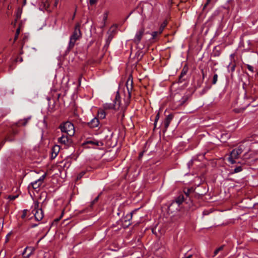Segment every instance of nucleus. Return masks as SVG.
<instances>
[{
    "label": "nucleus",
    "instance_id": "obj_16",
    "mask_svg": "<svg viewBox=\"0 0 258 258\" xmlns=\"http://www.w3.org/2000/svg\"><path fill=\"white\" fill-rule=\"evenodd\" d=\"M59 151V146H55L52 149V152L51 154V158L54 159L57 155Z\"/></svg>",
    "mask_w": 258,
    "mask_h": 258
},
{
    "label": "nucleus",
    "instance_id": "obj_4",
    "mask_svg": "<svg viewBox=\"0 0 258 258\" xmlns=\"http://www.w3.org/2000/svg\"><path fill=\"white\" fill-rule=\"evenodd\" d=\"M42 175L40 176H38V172H35V174H33V189H36L43 182L46 173L41 171Z\"/></svg>",
    "mask_w": 258,
    "mask_h": 258
},
{
    "label": "nucleus",
    "instance_id": "obj_14",
    "mask_svg": "<svg viewBox=\"0 0 258 258\" xmlns=\"http://www.w3.org/2000/svg\"><path fill=\"white\" fill-rule=\"evenodd\" d=\"M85 144H91L92 145H95L97 146H102L103 145V144L102 142L98 141L96 140H90L87 141L85 143Z\"/></svg>",
    "mask_w": 258,
    "mask_h": 258
},
{
    "label": "nucleus",
    "instance_id": "obj_27",
    "mask_svg": "<svg viewBox=\"0 0 258 258\" xmlns=\"http://www.w3.org/2000/svg\"><path fill=\"white\" fill-rule=\"evenodd\" d=\"M224 245H222V246H220L219 248H217V249L214 251V255H213V256H216V255L218 253V252H219L220 251H221L222 250H223V248H224Z\"/></svg>",
    "mask_w": 258,
    "mask_h": 258
},
{
    "label": "nucleus",
    "instance_id": "obj_57",
    "mask_svg": "<svg viewBox=\"0 0 258 258\" xmlns=\"http://www.w3.org/2000/svg\"><path fill=\"white\" fill-rule=\"evenodd\" d=\"M37 226V224H33V227H35V226Z\"/></svg>",
    "mask_w": 258,
    "mask_h": 258
},
{
    "label": "nucleus",
    "instance_id": "obj_50",
    "mask_svg": "<svg viewBox=\"0 0 258 258\" xmlns=\"http://www.w3.org/2000/svg\"><path fill=\"white\" fill-rule=\"evenodd\" d=\"M202 73L203 75V78L204 79L205 78V75L203 70H202Z\"/></svg>",
    "mask_w": 258,
    "mask_h": 258
},
{
    "label": "nucleus",
    "instance_id": "obj_25",
    "mask_svg": "<svg viewBox=\"0 0 258 258\" xmlns=\"http://www.w3.org/2000/svg\"><path fill=\"white\" fill-rule=\"evenodd\" d=\"M105 116H106L105 113L103 110H101L98 111V116L99 117H100V118L103 119L105 117Z\"/></svg>",
    "mask_w": 258,
    "mask_h": 258
},
{
    "label": "nucleus",
    "instance_id": "obj_49",
    "mask_svg": "<svg viewBox=\"0 0 258 258\" xmlns=\"http://www.w3.org/2000/svg\"><path fill=\"white\" fill-rule=\"evenodd\" d=\"M192 257V254H189L187 256H185V257L183 258H191Z\"/></svg>",
    "mask_w": 258,
    "mask_h": 258
},
{
    "label": "nucleus",
    "instance_id": "obj_38",
    "mask_svg": "<svg viewBox=\"0 0 258 258\" xmlns=\"http://www.w3.org/2000/svg\"><path fill=\"white\" fill-rule=\"evenodd\" d=\"M85 171H82L81 172L78 176H77V180H79L84 175V174H85Z\"/></svg>",
    "mask_w": 258,
    "mask_h": 258
},
{
    "label": "nucleus",
    "instance_id": "obj_24",
    "mask_svg": "<svg viewBox=\"0 0 258 258\" xmlns=\"http://www.w3.org/2000/svg\"><path fill=\"white\" fill-rule=\"evenodd\" d=\"M220 51L218 50H217V47H215L213 52V56L214 57H217L220 55Z\"/></svg>",
    "mask_w": 258,
    "mask_h": 258
},
{
    "label": "nucleus",
    "instance_id": "obj_11",
    "mask_svg": "<svg viewBox=\"0 0 258 258\" xmlns=\"http://www.w3.org/2000/svg\"><path fill=\"white\" fill-rule=\"evenodd\" d=\"M99 121L96 117H94L90 122L88 123V125L91 128H95L99 126Z\"/></svg>",
    "mask_w": 258,
    "mask_h": 258
},
{
    "label": "nucleus",
    "instance_id": "obj_33",
    "mask_svg": "<svg viewBox=\"0 0 258 258\" xmlns=\"http://www.w3.org/2000/svg\"><path fill=\"white\" fill-rule=\"evenodd\" d=\"M251 98V95L248 93V91H246L244 92V99H249Z\"/></svg>",
    "mask_w": 258,
    "mask_h": 258
},
{
    "label": "nucleus",
    "instance_id": "obj_31",
    "mask_svg": "<svg viewBox=\"0 0 258 258\" xmlns=\"http://www.w3.org/2000/svg\"><path fill=\"white\" fill-rule=\"evenodd\" d=\"M218 80V75L217 74H215L213 76L212 84L215 85L216 84Z\"/></svg>",
    "mask_w": 258,
    "mask_h": 258
},
{
    "label": "nucleus",
    "instance_id": "obj_23",
    "mask_svg": "<svg viewBox=\"0 0 258 258\" xmlns=\"http://www.w3.org/2000/svg\"><path fill=\"white\" fill-rule=\"evenodd\" d=\"M133 213V212L126 214V215L124 218V221L125 222L130 221L132 219Z\"/></svg>",
    "mask_w": 258,
    "mask_h": 258
},
{
    "label": "nucleus",
    "instance_id": "obj_37",
    "mask_svg": "<svg viewBox=\"0 0 258 258\" xmlns=\"http://www.w3.org/2000/svg\"><path fill=\"white\" fill-rule=\"evenodd\" d=\"M159 117H160V114H159V113L158 112L156 116H155V121H154V124L155 125H157V122H158V120H159Z\"/></svg>",
    "mask_w": 258,
    "mask_h": 258
},
{
    "label": "nucleus",
    "instance_id": "obj_35",
    "mask_svg": "<svg viewBox=\"0 0 258 258\" xmlns=\"http://www.w3.org/2000/svg\"><path fill=\"white\" fill-rule=\"evenodd\" d=\"M107 13H105L103 14V25L102 27H104L105 25V22L107 20Z\"/></svg>",
    "mask_w": 258,
    "mask_h": 258
},
{
    "label": "nucleus",
    "instance_id": "obj_62",
    "mask_svg": "<svg viewBox=\"0 0 258 258\" xmlns=\"http://www.w3.org/2000/svg\"><path fill=\"white\" fill-rule=\"evenodd\" d=\"M81 78L79 79V84H80V82H81V80H80Z\"/></svg>",
    "mask_w": 258,
    "mask_h": 258
},
{
    "label": "nucleus",
    "instance_id": "obj_18",
    "mask_svg": "<svg viewBox=\"0 0 258 258\" xmlns=\"http://www.w3.org/2000/svg\"><path fill=\"white\" fill-rule=\"evenodd\" d=\"M248 86H249L248 93H249L250 95L254 94L256 92V88H253V84L249 81H248Z\"/></svg>",
    "mask_w": 258,
    "mask_h": 258
},
{
    "label": "nucleus",
    "instance_id": "obj_48",
    "mask_svg": "<svg viewBox=\"0 0 258 258\" xmlns=\"http://www.w3.org/2000/svg\"><path fill=\"white\" fill-rule=\"evenodd\" d=\"M185 199H186V201L188 202V203L190 201V197H189L188 198H187L186 197H185Z\"/></svg>",
    "mask_w": 258,
    "mask_h": 258
},
{
    "label": "nucleus",
    "instance_id": "obj_3",
    "mask_svg": "<svg viewBox=\"0 0 258 258\" xmlns=\"http://www.w3.org/2000/svg\"><path fill=\"white\" fill-rule=\"evenodd\" d=\"M245 149V146L241 144L237 148L233 149L228 158V161L231 164L235 163V159L239 158V155L244 151Z\"/></svg>",
    "mask_w": 258,
    "mask_h": 258
},
{
    "label": "nucleus",
    "instance_id": "obj_41",
    "mask_svg": "<svg viewBox=\"0 0 258 258\" xmlns=\"http://www.w3.org/2000/svg\"><path fill=\"white\" fill-rule=\"evenodd\" d=\"M247 69L251 72H254V70H253V68L252 66L249 65V64H247Z\"/></svg>",
    "mask_w": 258,
    "mask_h": 258
},
{
    "label": "nucleus",
    "instance_id": "obj_26",
    "mask_svg": "<svg viewBox=\"0 0 258 258\" xmlns=\"http://www.w3.org/2000/svg\"><path fill=\"white\" fill-rule=\"evenodd\" d=\"M160 34H161V31H158L153 32L151 34L152 39H155L158 35H160Z\"/></svg>",
    "mask_w": 258,
    "mask_h": 258
},
{
    "label": "nucleus",
    "instance_id": "obj_56",
    "mask_svg": "<svg viewBox=\"0 0 258 258\" xmlns=\"http://www.w3.org/2000/svg\"><path fill=\"white\" fill-rule=\"evenodd\" d=\"M4 143H2L1 145H0V149L2 148V147L3 146Z\"/></svg>",
    "mask_w": 258,
    "mask_h": 258
},
{
    "label": "nucleus",
    "instance_id": "obj_42",
    "mask_svg": "<svg viewBox=\"0 0 258 258\" xmlns=\"http://www.w3.org/2000/svg\"><path fill=\"white\" fill-rule=\"evenodd\" d=\"M99 195H98L97 197H96L94 200L92 202L91 205L92 206L93 204H94L96 202L98 201L99 199Z\"/></svg>",
    "mask_w": 258,
    "mask_h": 258
},
{
    "label": "nucleus",
    "instance_id": "obj_21",
    "mask_svg": "<svg viewBox=\"0 0 258 258\" xmlns=\"http://www.w3.org/2000/svg\"><path fill=\"white\" fill-rule=\"evenodd\" d=\"M236 64L235 63H230L227 67L228 71L229 72L233 73L235 71Z\"/></svg>",
    "mask_w": 258,
    "mask_h": 258
},
{
    "label": "nucleus",
    "instance_id": "obj_63",
    "mask_svg": "<svg viewBox=\"0 0 258 258\" xmlns=\"http://www.w3.org/2000/svg\"><path fill=\"white\" fill-rule=\"evenodd\" d=\"M13 133H14V134H16L17 133V132H15V131H14V132H13Z\"/></svg>",
    "mask_w": 258,
    "mask_h": 258
},
{
    "label": "nucleus",
    "instance_id": "obj_34",
    "mask_svg": "<svg viewBox=\"0 0 258 258\" xmlns=\"http://www.w3.org/2000/svg\"><path fill=\"white\" fill-rule=\"evenodd\" d=\"M192 191V189H188L186 191H184V197H186L187 198H188L191 193V192Z\"/></svg>",
    "mask_w": 258,
    "mask_h": 258
},
{
    "label": "nucleus",
    "instance_id": "obj_45",
    "mask_svg": "<svg viewBox=\"0 0 258 258\" xmlns=\"http://www.w3.org/2000/svg\"><path fill=\"white\" fill-rule=\"evenodd\" d=\"M144 152L143 151V152H141V153H140L139 156V158L140 159H141V158L143 157V154H144Z\"/></svg>",
    "mask_w": 258,
    "mask_h": 258
},
{
    "label": "nucleus",
    "instance_id": "obj_64",
    "mask_svg": "<svg viewBox=\"0 0 258 258\" xmlns=\"http://www.w3.org/2000/svg\"><path fill=\"white\" fill-rule=\"evenodd\" d=\"M154 128H156L157 125H155L154 124Z\"/></svg>",
    "mask_w": 258,
    "mask_h": 258
},
{
    "label": "nucleus",
    "instance_id": "obj_47",
    "mask_svg": "<svg viewBox=\"0 0 258 258\" xmlns=\"http://www.w3.org/2000/svg\"><path fill=\"white\" fill-rule=\"evenodd\" d=\"M211 0H207V3L205 4L204 8H206L208 4L210 3Z\"/></svg>",
    "mask_w": 258,
    "mask_h": 258
},
{
    "label": "nucleus",
    "instance_id": "obj_5",
    "mask_svg": "<svg viewBox=\"0 0 258 258\" xmlns=\"http://www.w3.org/2000/svg\"><path fill=\"white\" fill-rule=\"evenodd\" d=\"M114 103H105L104 105V107L105 109H118L120 106V96L119 95L118 93L117 92L115 98L113 101Z\"/></svg>",
    "mask_w": 258,
    "mask_h": 258
},
{
    "label": "nucleus",
    "instance_id": "obj_28",
    "mask_svg": "<svg viewBox=\"0 0 258 258\" xmlns=\"http://www.w3.org/2000/svg\"><path fill=\"white\" fill-rule=\"evenodd\" d=\"M167 25V22L166 21H164L160 26L159 31H161V34L163 32L164 29L165 28V27Z\"/></svg>",
    "mask_w": 258,
    "mask_h": 258
},
{
    "label": "nucleus",
    "instance_id": "obj_40",
    "mask_svg": "<svg viewBox=\"0 0 258 258\" xmlns=\"http://www.w3.org/2000/svg\"><path fill=\"white\" fill-rule=\"evenodd\" d=\"M19 33H20V28H18L17 29V31H16V33L15 39H14L15 40H17V39L19 35Z\"/></svg>",
    "mask_w": 258,
    "mask_h": 258
},
{
    "label": "nucleus",
    "instance_id": "obj_22",
    "mask_svg": "<svg viewBox=\"0 0 258 258\" xmlns=\"http://www.w3.org/2000/svg\"><path fill=\"white\" fill-rule=\"evenodd\" d=\"M22 14V10L19 8L17 9L15 14V21H17L21 17Z\"/></svg>",
    "mask_w": 258,
    "mask_h": 258
},
{
    "label": "nucleus",
    "instance_id": "obj_6",
    "mask_svg": "<svg viewBox=\"0 0 258 258\" xmlns=\"http://www.w3.org/2000/svg\"><path fill=\"white\" fill-rule=\"evenodd\" d=\"M39 203L38 202L34 203V207L36 209L35 213L34 214V217L36 221H39L42 219L43 217V213L42 209H38Z\"/></svg>",
    "mask_w": 258,
    "mask_h": 258
},
{
    "label": "nucleus",
    "instance_id": "obj_29",
    "mask_svg": "<svg viewBox=\"0 0 258 258\" xmlns=\"http://www.w3.org/2000/svg\"><path fill=\"white\" fill-rule=\"evenodd\" d=\"M242 170V168L241 166H238L234 168L233 171L231 172L232 173H236L239 172Z\"/></svg>",
    "mask_w": 258,
    "mask_h": 258
},
{
    "label": "nucleus",
    "instance_id": "obj_44",
    "mask_svg": "<svg viewBox=\"0 0 258 258\" xmlns=\"http://www.w3.org/2000/svg\"><path fill=\"white\" fill-rule=\"evenodd\" d=\"M209 213V212H208V211H204L203 212V214L204 215H208Z\"/></svg>",
    "mask_w": 258,
    "mask_h": 258
},
{
    "label": "nucleus",
    "instance_id": "obj_32",
    "mask_svg": "<svg viewBox=\"0 0 258 258\" xmlns=\"http://www.w3.org/2000/svg\"><path fill=\"white\" fill-rule=\"evenodd\" d=\"M242 88L244 90V92L246 91H248L249 86H248V84H246L245 82L243 83Z\"/></svg>",
    "mask_w": 258,
    "mask_h": 258
},
{
    "label": "nucleus",
    "instance_id": "obj_53",
    "mask_svg": "<svg viewBox=\"0 0 258 258\" xmlns=\"http://www.w3.org/2000/svg\"><path fill=\"white\" fill-rule=\"evenodd\" d=\"M11 233H9L7 234V235L6 236V239H7V241L8 240V238H9V236L10 235Z\"/></svg>",
    "mask_w": 258,
    "mask_h": 258
},
{
    "label": "nucleus",
    "instance_id": "obj_19",
    "mask_svg": "<svg viewBox=\"0 0 258 258\" xmlns=\"http://www.w3.org/2000/svg\"><path fill=\"white\" fill-rule=\"evenodd\" d=\"M49 7V3L46 0L45 2H42L41 5L40 7V9L42 11L46 10L48 11V8Z\"/></svg>",
    "mask_w": 258,
    "mask_h": 258
},
{
    "label": "nucleus",
    "instance_id": "obj_43",
    "mask_svg": "<svg viewBox=\"0 0 258 258\" xmlns=\"http://www.w3.org/2000/svg\"><path fill=\"white\" fill-rule=\"evenodd\" d=\"M97 0H89L90 5L92 6L97 3Z\"/></svg>",
    "mask_w": 258,
    "mask_h": 258
},
{
    "label": "nucleus",
    "instance_id": "obj_7",
    "mask_svg": "<svg viewBox=\"0 0 258 258\" xmlns=\"http://www.w3.org/2000/svg\"><path fill=\"white\" fill-rule=\"evenodd\" d=\"M145 33V28L142 27L138 31H137L135 36L133 40L137 44H139L141 42L142 38Z\"/></svg>",
    "mask_w": 258,
    "mask_h": 258
},
{
    "label": "nucleus",
    "instance_id": "obj_61",
    "mask_svg": "<svg viewBox=\"0 0 258 258\" xmlns=\"http://www.w3.org/2000/svg\"><path fill=\"white\" fill-rule=\"evenodd\" d=\"M250 103H248V104L247 105L246 107H248V106H249L250 105Z\"/></svg>",
    "mask_w": 258,
    "mask_h": 258
},
{
    "label": "nucleus",
    "instance_id": "obj_39",
    "mask_svg": "<svg viewBox=\"0 0 258 258\" xmlns=\"http://www.w3.org/2000/svg\"><path fill=\"white\" fill-rule=\"evenodd\" d=\"M18 197V195H15V196H13V195H10L9 197H8V199H9L10 200H14L15 199H16L17 197Z\"/></svg>",
    "mask_w": 258,
    "mask_h": 258
},
{
    "label": "nucleus",
    "instance_id": "obj_51",
    "mask_svg": "<svg viewBox=\"0 0 258 258\" xmlns=\"http://www.w3.org/2000/svg\"><path fill=\"white\" fill-rule=\"evenodd\" d=\"M250 99H251L252 101H254L256 100L255 97H252L251 96V98Z\"/></svg>",
    "mask_w": 258,
    "mask_h": 258
},
{
    "label": "nucleus",
    "instance_id": "obj_54",
    "mask_svg": "<svg viewBox=\"0 0 258 258\" xmlns=\"http://www.w3.org/2000/svg\"><path fill=\"white\" fill-rule=\"evenodd\" d=\"M31 186H32V182H31V183L29 184V186H28V188H30Z\"/></svg>",
    "mask_w": 258,
    "mask_h": 258
},
{
    "label": "nucleus",
    "instance_id": "obj_52",
    "mask_svg": "<svg viewBox=\"0 0 258 258\" xmlns=\"http://www.w3.org/2000/svg\"><path fill=\"white\" fill-rule=\"evenodd\" d=\"M54 106V103H53V104L52 105V107H51L50 105H49V108H51V110H52V109H53Z\"/></svg>",
    "mask_w": 258,
    "mask_h": 258
},
{
    "label": "nucleus",
    "instance_id": "obj_1",
    "mask_svg": "<svg viewBox=\"0 0 258 258\" xmlns=\"http://www.w3.org/2000/svg\"><path fill=\"white\" fill-rule=\"evenodd\" d=\"M81 37L82 33L80 30V25L77 24L75 26L73 34L70 37L68 49H72L74 47L76 41L79 40Z\"/></svg>",
    "mask_w": 258,
    "mask_h": 258
},
{
    "label": "nucleus",
    "instance_id": "obj_36",
    "mask_svg": "<svg viewBox=\"0 0 258 258\" xmlns=\"http://www.w3.org/2000/svg\"><path fill=\"white\" fill-rule=\"evenodd\" d=\"M27 212H28V210H27V209L23 210V214H22V215L21 216V218L22 219H24L26 217Z\"/></svg>",
    "mask_w": 258,
    "mask_h": 258
},
{
    "label": "nucleus",
    "instance_id": "obj_55",
    "mask_svg": "<svg viewBox=\"0 0 258 258\" xmlns=\"http://www.w3.org/2000/svg\"><path fill=\"white\" fill-rule=\"evenodd\" d=\"M132 13H130V14L127 16V17L126 18V19H127L129 17V16L131 15V14H132Z\"/></svg>",
    "mask_w": 258,
    "mask_h": 258
},
{
    "label": "nucleus",
    "instance_id": "obj_59",
    "mask_svg": "<svg viewBox=\"0 0 258 258\" xmlns=\"http://www.w3.org/2000/svg\"><path fill=\"white\" fill-rule=\"evenodd\" d=\"M7 140H8V141H11V140L9 139V138H7Z\"/></svg>",
    "mask_w": 258,
    "mask_h": 258
},
{
    "label": "nucleus",
    "instance_id": "obj_13",
    "mask_svg": "<svg viewBox=\"0 0 258 258\" xmlns=\"http://www.w3.org/2000/svg\"><path fill=\"white\" fill-rule=\"evenodd\" d=\"M113 36L112 34H109L106 39V43L103 46V49L105 51H106L108 49L109 45L111 41Z\"/></svg>",
    "mask_w": 258,
    "mask_h": 258
},
{
    "label": "nucleus",
    "instance_id": "obj_58",
    "mask_svg": "<svg viewBox=\"0 0 258 258\" xmlns=\"http://www.w3.org/2000/svg\"><path fill=\"white\" fill-rule=\"evenodd\" d=\"M26 0H24V4L25 5L26 4Z\"/></svg>",
    "mask_w": 258,
    "mask_h": 258
},
{
    "label": "nucleus",
    "instance_id": "obj_46",
    "mask_svg": "<svg viewBox=\"0 0 258 258\" xmlns=\"http://www.w3.org/2000/svg\"><path fill=\"white\" fill-rule=\"evenodd\" d=\"M58 1H59V0H55V3L54 4V7H57V5Z\"/></svg>",
    "mask_w": 258,
    "mask_h": 258
},
{
    "label": "nucleus",
    "instance_id": "obj_8",
    "mask_svg": "<svg viewBox=\"0 0 258 258\" xmlns=\"http://www.w3.org/2000/svg\"><path fill=\"white\" fill-rule=\"evenodd\" d=\"M173 118V115L170 114L168 115L162 122L164 126V132H166L169 127L171 120Z\"/></svg>",
    "mask_w": 258,
    "mask_h": 258
},
{
    "label": "nucleus",
    "instance_id": "obj_17",
    "mask_svg": "<svg viewBox=\"0 0 258 258\" xmlns=\"http://www.w3.org/2000/svg\"><path fill=\"white\" fill-rule=\"evenodd\" d=\"M187 72V69H185V68H184L181 72V74L179 77V80H178V83H182L183 81L185 80V79L184 78V76L186 75V73Z\"/></svg>",
    "mask_w": 258,
    "mask_h": 258
},
{
    "label": "nucleus",
    "instance_id": "obj_20",
    "mask_svg": "<svg viewBox=\"0 0 258 258\" xmlns=\"http://www.w3.org/2000/svg\"><path fill=\"white\" fill-rule=\"evenodd\" d=\"M31 119V116L28 117L27 118H25L24 119L20 120L17 123V126H21V125H25L28 121L29 120Z\"/></svg>",
    "mask_w": 258,
    "mask_h": 258
},
{
    "label": "nucleus",
    "instance_id": "obj_10",
    "mask_svg": "<svg viewBox=\"0 0 258 258\" xmlns=\"http://www.w3.org/2000/svg\"><path fill=\"white\" fill-rule=\"evenodd\" d=\"M67 135H62L61 137L58 138V142L61 144L67 145L70 143V138Z\"/></svg>",
    "mask_w": 258,
    "mask_h": 258
},
{
    "label": "nucleus",
    "instance_id": "obj_30",
    "mask_svg": "<svg viewBox=\"0 0 258 258\" xmlns=\"http://www.w3.org/2000/svg\"><path fill=\"white\" fill-rule=\"evenodd\" d=\"M188 97L187 96H183L181 98V99L180 100V105H183L188 100Z\"/></svg>",
    "mask_w": 258,
    "mask_h": 258
},
{
    "label": "nucleus",
    "instance_id": "obj_15",
    "mask_svg": "<svg viewBox=\"0 0 258 258\" xmlns=\"http://www.w3.org/2000/svg\"><path fill=\"white\" fill-rule=\"evenodd\" d=\"M133 80H130V78L128 79L126 83V86L128 93L129 97H131V92L133 89Z\"/></svg>",
    "mask_w": 258,
    "mask_h": 258
},
{
    "label": "nucleus",
    "instance_id": "obj_9",
    "mask_svg": "<svg viewBox=\"0 0 258 258\" xmlns=\"http://www.w3.org/2000/svg\"><path fill=\"white\" fill-rule=\"evenodd\" d=\"M183 202H185L186 204H188V202L186 201V199H185V197L183 195H180L176 199L175 202H173L169 207V209H170V208L174 205L175 203L177 204L178 205H180Z\"/></svg>",
    "mask_w": 258,
    "mask_h": 258
},
{
    "label": "nucleus",
    "instance_id": "obj_2",
    "mask_svg": "<svg viewBox=\"0 0 258 258\" xmlns=\"http://www.w3.org/2000/svg\"><path fill=\"white\" fill-rule=\"evenodd\" d=\"M59 128L62 133L66 134L70 137L73 136L75 134L74 125L70 121H66L60 123Z\"/></svg>",
    "mask_w": 258,
    "mask_h": 258
},
{
    "label": "nucleus",
    "instance_id": "obj_12",
    "mask_svg": "<svg viewBox=\"0 0 258 258\" xmlns=\"http://www.w3.org/2000/svg\"><path fill=\"white\" fill-rule=\"evenodd\" d=\"M32 253V248L31 247H26L23 252H22V255L24 257H29Z\"/></svg>",
    "mask_w": 258,
    "mask_h": 258
},
{
    "label": "nucleus",
    "instance_id": "obj_60",
    "mask_svg": "<svg viewBox=\"0 0 258 258\" xmlns=\"http://www.w3.org/2000/svg\"><path fill=\"white\" fill-rule=\"evenodd\" d=\"M29 194H30V197H32V195H31V194H30V190H29Z\"/></svg>",
    "mask_w": 258,
    "mask_h": 258
}]
</instances>
